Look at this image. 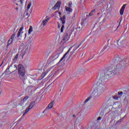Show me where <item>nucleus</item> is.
Wrapping results in <instances>:
<instances>
[{"label":"nucleus","instance_id":"obj_1","mask_svg":"<svg viewBox=\"0 0 129 129\" xmlns=\"http://www.w3.org/2000/svg\"><path fill=\"white\" fill-rule=\"evenodd\" d=\"M128 59L126 58L122 60V58L117 56L111 61V64L105 72H101L98 76L99 80L97 84L93 86V88L99 91L103 92L104 90V80L109 79L113 75L119 74V69L123 68L125 65V62H127Z\"/></svg>","mask_w":129,"mask_h":129},{"label":"nucleus","instance_id":"obj_2","mask_svg":"<svg viewBox=\"0 0 129 129\" xmlns=\"http://www.w3.org/2000/svg\"><path fill=\"white\" fill-rule=\"evenodd\" d=\"M102 93V92H100V91H98V90H96V89L94 88L91 95L90 97H88L84 102V105H87V106L88 105V104L91 102L92 97H93V98L96 99L97 98H98V97H99L100 95H101Z\"/></svg>","mask_w":129,"mask_h":129},{"label":"nucleus","instance_id":"obj_3","mask_svg":"<svg viewBox=\"0 0 129 129\" xmlns=\"http://www.w3.org/2000/svg\"><path fill=\"white\" fill-rule=\"evenodd\" d=\"M18 75L22 82L25 83L26 80V69L22 64H19L18 65Z\"/></svg>","mask_w":129,"mask_h":129},{"label":"nucleus","instance_id":"obj_4","mask_svg":"<svg viewBox=\"0 0 129 129\" xmlns=\"http://www.w3.org/2000/svg\"><path fill=\"white\" fill-rule=\"evenodd\" d=\"M109 41H110V39L108 40V44L107 45H105L104 48H103V49L101 51V52H100V53L97 54L96 55H93L92 56H91L89 59L87 60V62H88V61H90V60H91V59H92V58H94L95 59H96V57H97V58H98L99 55L100 56H101V55H102L103 54V52H104V50H105L106 49H109V48H110V47H111V43H109Z\"/></svg>","mask_w":129,"mask_h":129},{"label":"nucleus","instance_id":"obj_5","mask_svg":"<svg viewBox=\"0 0 129 129\" xmlns=\"http://www.w3.org/2000/svg\"><path fill=\"white\" fill-rule=\"evenodd\" d=\"M30 43L26 44V46L23 45V49L19 52V54H20V56H21V58H24V56H25L26 52L27 51H28V50H29V48H30Z\"/></svg>","mask_w":129,"mask_h":129},{"label":"nucleus","instance_id":"obj_6","mask_svg":"<svg viewBox=\"0 0 129 129\" xmlns=\"http://www.w3.org/2000/svg\"><path fill=\"white\" fill-rule=\"evenodd\" d=\"M10 69H12V72H15L16 70H18V67H17V65L16 64H11V66L8 67L7 69L5 71L4 73L3 74H8L7 72H9L10 71Z\"/></svg>","mask_w":129,"mask_h":129},{"label":"nucleus","instance_id":"obj_7","mask_svg":"<svg viewBox=\"0 0 129 129\" xmlns=\"http://www.w3.org/2000/svg\"><path fill=\"white\" fill-rule=\"evenodd\" d=\"M34 105H35V101L31 102L29 104L28 108H27L25 110V112H24V113L22 115V117L25 116V115H26V114H27V113H28V112H29V111H30V109H32V108H33V107H34Z\"/></svg>","mask_w":129,"mask_h":129},{"label":"nucleus","instance_id":"obj_8","mask_svg":"<svg viewBox=\"0 0 129 129\" xmlns=\"http://www.w3.org/2000/svg\"><path fill=\"white\" fill-rule=\"evenodd\" d=\"M69 41V35L68 34V33L66 32L63 35L62 42L63 44H67Z\"/></svg>","mask_w":129,"mask_h":129},{"label":"nucleus","instance_id":"obj_9","mask_svg":"<svg viewBox=\"0 0 129 129\" xmlns=\"http://www.w3.org/2000/svg\"><path fill=\"white\" fill-rule=\"evenodd\" d=\"M80 45H81V44H80L79 46L77 45V44H75L74 46H72L69 50H70V51H71V50H72L73 49V51H71V55H73V54H74V52H75L77 49H78V48H79V47H80Z\"/></svg>","mask_w":129,"mask_h":129},{"label":"nucleus","instance_id":"obj_10","mask_svg":"<svg viewBox=\"0 0 129 129\" xmlns=\"http://www.w3.org/2000/svg\"><path fill=\"white\" fill-rule=\"evenodd\" d=\"M13 3L16 5V6H18V7H21L23 6V4L25 3V0H14L13 1Z\"/></svg>","mask_w":129,"mask_h":129},{"label":"nucleus","instance_id":"obj_11","mask_svg":"<svg viewBox=\"0 0 129 129\" xmlns=\"http://www.w3.org/2000/svg\"><path fill=\"white\" fill-rule=\"evenodd\" d=\"M61 7V2H57L55 5L52 8L51 10L56 11V10H59Z\"/></svg>","mask_w":129,"mask_h":129},{"label":"nucleus","instance_id":"obj_12","mask_svg":"<svg viewBox=\"0 0 129 129\" xmlns=\"http://www.w3.org/2000/svg\"><path fill=\"white\" fill-rule=\"evenodd\" d=\"M95 36L90 37L87 41V44H93L96 42Z\"/></svg>","mask_w":129,"mask_h":129},{"label":"nucleus","instance_id":"obj_13","mask_svg":"<svg viewBox=\"0 0 129 129\" xmlns=\"http://www.w3.org/2000/svg\"><path fill=\"white\" fill-rule=\"evenodd\" d=\"M32 6V3H29V4L27 6V10L25 11L24 14V18H26V17H28L29 16V10L31 8V7Z\"/></svg>","mask_w":129,"mask_h":129},{"label":"nucleus","instance_id":"obj_14","mask_svg":"<svg viewBox=\"0 0 129 129\" xmlns=\"http://www.w3.org/2000/svg\"><path fill=\"white\" fill-rule=\"evenodd\" d=\"M23 30H24V26L22 25V27L20 28L18 33L17 34V37L18 38L20 37H22V34H23V33H24V32H22V31H23Z\"/></svg>","mask_w":129,"mask_h":129},{"label":"nucleus","instance_id":"obj_15","mask_svg":"<svg viewBox=\"0 0 129 129\" xmlns=\"http://www.w3.org/2000/svg\"><path fill=\"white\" fill-rule=\"evenodd\" d=\"M126 6H127V4H124L122 6L119 11L120 16H122V15H123V13L124 12V9H125V7H126Z\"/></svg>","mask_w":129,"mask_h":129},{"label":"nucleus","instance_id":"obj_16","mask_svg":"<svg viewBox=\"0 0 129 129\" xmlns=\"http://www.w3.org/2000/svg\"><path fill=\"white\" fill-rule=\"evenodd\" d=\"M50 19H51V18H48V16H47L46 17V19L42 21V26H43V27H45V26H46V25H47V24H48V22H49V21H50Z\"/></svg>","mask_w":129,"mask_h":129},{"label":"nucleus","instance_id":"obj_17","mask_svg":"<svg viewBox=\"0 0 129 129\" xmlns=\"http://www.w3.org/2000/svg\"><path fill=\"white\" fill-rule=\"evenodd\" d=\"M69 52H70V49H69L68 51L63 55V56L60 58L59 61H58V63H61L63 60H64V58L66 57V56H67L68 54H69Z\"/></svg>","mask_w":129,"mask_h":129},{"label":"nucleus","instance_id":"obj_18","mask_svg":"<svg viewBox=\"0 0 129 129\" xmlns=\"http://www.w3.org/2000/svg\"><path fill=\"white\" fill-rule=\"evenodd\" d=\"M83 119H84V118L83 116H80L79 117H78L76 120V122H78L79 123H82V121H83Z\"/></svg>","mask_w":129,"mask_h":129},{"label":"nucleus","instance_id":"obj_19","mask_svg":"<svg viewBox=\"0 0 129 129\" xmlns=\"http://www.w3.org/2000/svg\"><path fill=\"white\" fill-rule=\"evenodd\" d=\"M64 9L66 12H69V13H72V12H73V10L72 9V8H71L67 6L64 7Z\"/></svg>","mask_w":129,"mask_h":129},{"label":"nucleus","instance_id":"obj_20","mask_svg":"<svg viewBox=\"0 0 129 129\" xmlns=\"http://www.w3.org/2000/svg\"><path fill=\"white\" fill-rule=\"evenodd\" d=\"M96 12V10L95 9H94L89 14V15H86V17H91V16H94V14H95Z\"/></svg>","mask_w":129,"mask_h":129},{"label":"nucleus","instance_id":"obj_21","mask_svg":"<svg viewBox=\"0 0 129 129\" xmlns=\"http://www.w3.org/2000/svg\"><path fill=\"white\" fill-rule=\"evenodd\" d=\"M59 20L60 21H61L62 25H64V24H65V21L66 20V16L64 15L62 18H60Z\"/></svg>","mask_w":129,"mask_h":129},{"label":"nucleus","instance_id":"obj_22","mask_svg":"<svg viewBox=\"0 0 129 129\" xmlns=\"http://www.w3.org/2000/svg\"><path fill=\"white\" fill-rule=\"evenodd\" d=\"M116 44L117 47H121L122 46L123 43L118 39L116 41Z\"/></svg>","mask_w":129,"mask_h":129},{"label":"nucleus","instance_id":"obj_23","mask_svg":"<svg viewBox=\"0 0 129 129\" xmlns=\"http://www.w3.org/2000/svg\"><path fill=\"white\" fill-rule=\"evenodd\" d=\"M59 56H60V53H56L55 55H54L52 57V60H56V59H57L59 57Z\"/></svg>","mask_w":129,"mask_h":129},{"label":"nucleus","instance_id":"obj_24","mask_svg":"<svg viewBox=\"0 0 129 129\" xmlns=\"http://www.w3.org/2000/svg\"><path fill=\"white\" fill-rule=\"evenodd\" d=\"M118 40L123 44V43H124V42H125L126 38H125V37L124 36H122Z\"/></svg>","mask_w":129,"mask_h":129},{"label":"nucleus","instance_id":"obj_25","mask_svg":"<svg viewBox=\"0 0 129 129\" xmlns=\"http://www.w3.org/2000/svg\"><path fill=\"white\" fill-rule=\"evenodd\" d=\"M15 39H16V33H14L10 38V39L13 41H14V40H15Z\"/></svg>","mask_w":129,"mask_h":129},{"label":"nucleus","instance_id":"obj_26","mask_svg":"<svg viewBox=\"0 0 129 129\" xmlns=\"http://www.w3.org/2000/svg\"><path fill=\"white\" fill-rule=\"evenodd\" d=\"M72 2H69L68 4V8H71L72 9V6H73Z\"/></svg>","mask_w":129,"mask_h":129},{"label":"nucleus","instance_id":"obj_27","mask_svg":"<svg viewBox=\"0 0 129 129\" xmlns=\"http://www.w3.org/2000/svg\"><path fill=\"white\" fill-rule=\"evenodd\" d=\"M100 32H101V27H99L98 28H96L95 33H99Z\"/></svg>","mask_w":129,"mask_h":129},{"label":"nucleus","instance_id":"obj_28","mask_svg":"<svg viewBox=\"0 0 129 129\" xmlns=\"http://www.w3.org/2000/svg\"><path fill=\"white\" fill-rule=\"evenodd\" d=\"M32 32H33V27H32V26H30L28 30V34L30 35V34H31Z\"/></svg>","mask_w":129,"mask_h":129},{"label":"nucleus","instance_id":"obj_29","mask_svg":"<svg viewBox=\"0 0 129 129\" xmlns=\"http://www.w3.org/2000/svg\"><path fill=\"white\" fill-rule=\"evenodd\" d=\"M13 43V40H11L10 39H9L8 41V44H7V47H9L11 44Z\"/></svg>","mask_w":129,"mask_h":129},{"label":"nucleus","instance_id":"obj_30","mask_svg":"<svg viewBox=\"0 0 129 129\" xmlns=\"http://www.w3.org/2000/svg\"><path fill=\"white\" fill-rule=\"evenodd\" d=\"M88 25V23H86L85 21H83V23L81 24L82 26L85 27Z\"/></svg>","mask_w":129,"mask_h":129},{"label":"nucleus","instance_id":"obj_31","mask_svg":"<svg viewBox=\"0 0 129 129\" xmlns=\"http://www.w3.org/2000/svg\"><path fill=\"white\" fill-rule=\"evenodd\" d=\"M48 108H52L53 107V102H51L48 106Z\"/></svg>","mask_w":129,"mask_h":129},{"label":"nucleus","instance_id":"obj_32","mask_svg":"<svg viewBox=\"0 0 129 129\" xmlns=\"http://www.w3.org/2000/svg\"><path fill=\"white\" fill-rule=\"evenodd\" d=\"M64 27H65L64 25H62L61 26V27L60 29V33H63V31L64 30Z\"/></svg>","mask_w":129,"mask_h":129},{"label":"nucleus","instance_id":"obj_33","mask_svg":"<svg viewBox=\"0 0 129 129\" xmlns=\"http://www.w3.org/2000/svg\"><path fill=\"white\" fill-rule=\"evenodd\" d=\"M18 57H19V53H17L16 54V55L15 56V58H14V60L16 61V60H18Z\"/></svg>","mask_w":129,"mask_h":129},{"label":"nucleus","instance_id":"obj_34","mask_svg":"<svg viewBox=\"0 0 129 129\" xmlns=\"http://www.w3.org/2000/svg\"><path fill=\"white\" fill-rule=\"evenodd\" d=\"M46 75H47V73H43L41 75L42 79H43V78H44V77H45V76H46Z\"/></svg>","mask_w":129,"mask_h":129},{"label":"nucleus","instance_id":"obj_35","mask_svg":"<svg viewBox=\"0 0 129 129\" xmlns=\"http://www.w3.org/2000/svg\"><path fill=\"white\" fill-rule=\"evenodd\" d=\"M28 98H29V97L28 96H26L25 97L23 98V101L25 102V101H27Z\"/></svg>","mask_w":129,"mask_h":129},{"label":"nucleus","instance_id":"obj_36","mask_svg":"<svg viewBox=\"0 0 129 129\" xmlns=\"http://www.w3.org/2000/svg\"><path fill=\"white\" fill-rule=\"evenodd\" d=\"M113 98L115 100H118V97H117V96H113Z\"/></svg>","mask_w":129,"mask_h":129},{"label":"nucleus","instance_id":"obj_37","mask_svg":"<svg viewBox=\"0 0 129 129\" xmlns=\"http://www.w3.org/2000/svg\"><path fill=\"white\" fill-rule=\"evenodd\" d=\"M122 94H123V93L122 92H118V95H122Z\"/></svg>","mask_w":129,"mask_h":129},{"label":"nucleus","instance_id":"obj_38","mask_svg":"<svg viewBox=\"0 0 129 129\" xmlns=\"http://www.w3.org/2000/svg\"><path fill=\"white\" fill-rule=\"evenodd\" d=\"M105 22H106V19L105 18H104L103 19V23H105Z\"/></svg>","mask_w":129,"mask_h":129},{"label":"nucleus","instance_id":"obj_39","mask_svg":"<svg viewBox=\"0 0 129 129\" xmlns=\"http://www.w3.org/2000/svg\"><path fill=\"white\" fill-rule=\"evenodd\" d=\"M77 31H80L81 30V28L80 27H79L77 28Z\"/></svg>","mask_w":129,"mask_h":129},{"label":"nucleus","instance_id":"obj_40","mask_svg":"<svg viewBox=\"0 0 129 129\" xmlns=\"http://www.w3.org/2000/svg\"><path fill=\"white\" fill-rule=\"evenodd\" d=\"M57 24H58V29H60V23H59V22H57Z\"/></svg>","mask_w":129,"mask_h":129},{"label":"nucleus","instance_id":"obj_41","mask_svg":"<svg viewBox=\"0 0 129 129\" xmlns=\"http://www.w3.org/2000/svg\"><path fill=\"white\" fill-rule=\"evenodd\" d=\"M32 12H33V10L32 9H30V11H29L30 14H32Z\"/></svg>","mask_w":129,"mask_h":129},{"label":"nucleus","instance_id":"obj_42","mask_svg":"<svg viewBox=\"0 0 129 129\" xmlns=\"http://www.w3.org/2000/svg\"><path fill=\"white\" fill-rule=\"evenodd\" d=\"M101 119V117H99L97 118V120H100Z\"/></svg>","mask_w":129,"mask_h":129},{"label":"nucleus","instance_id":"obj_43","mask_svg":"<svg viewBox=\"0 0 129 129\" xmlns=\"http://www.w3.org/2000/svg\"><path fill=\"white\" fill-rule=\"evenodd\" d=\"M59 17H61V15H62V13L61 12H58Z\"/></svg>","mask_w":129,"mask_h":129},{"label":"nucleus","instance_id":"obj_44","mask_svg":"<svg viewBox=\"0 0 129 129\" xmlns=\"http://www.w3.org/2000/svg\"><path fill=\"white\" fill-rule=\"evenodd\" d=\"M15 10L18 12V10H19V8H18V7H16L15 8Z\"/></svg>","mask_w":129,"mask_h":129},{"label":"nucleus","instance_id":"obj_45","mask_svg":"<svg viewBox=\"0 0 129 129\" xmlns=\"http://www.w3.org/2000/svg\"><path fill=\"white\" fill-rule=\"evenodd\" d=\"M48 108L45 109V110L43 111V113L46 112V111L48 110Z\"/></svg>","mask_w":129,"mask_h":129},{"label":"nucleus","instance_id":"obj_46","mask_svg":"<svg viewBox=\"0 0 129 129\" xmlns=\"http://www.w3.org/2000/svg\"><path fill=\"white\" fill-rule=\"evenodd\" d=\"M120 23H121V20H120V21L119 22V25H120Z\"/></svg>","mask_w":129,"mask_h":129},{"label":"nucleus","instance_id":"obj_47","mask_svg":"<svg viewBox=\"0 0 129 129\" xmlns=\"http://www.w3.org/2000/svg\"><path fill=\"white\" fill-rule=\"evenodd\" d=\"M118 121V122H120V121H121V119H119Z\"/></svg>","mask_w":129,"mask_h":129},{"label":"nucleus","instance_id":"obj_48","mask_svg":"<svg viewBox=\"0 0 129 129\" xmlns=\"http://www.w3.org/2000/svg\"><path fill=\"white\" fill-rule=\"evenodd\" d=\"M25 38L27 37V33H26L25 34Z\"/></svg>","mask_w":129,"mask_h":129},{"label":"nucleus","instance_id":"obj_49","mask_svg":"<svg viewBox=\"0 0 129 129\" xmlns=\"http://www.w3.org/2000/svg\"><path fill=\"white\" fill-rule=\"evenodd\" d=\"M73 117H75V115H73Z\"/></svg>","mask_w":129,"mask_h":129},{"label":"nucleus","instance_id":"obj_50","mask_svg":"<svg viewBox=\"0 0 129 129\" xmlns=\"http://www.w3.org/2000/svg\"><path fill=\"white\" fill-rule=\"evenodd\" d=\"M59 12L58 11H56L55 13H59Z\"/></svg>","mask_w":129,"mask_h":129},{"label":"nucleus","instance_id":"obj_51","mask_svg":"<svg viewBox=\"0 0 129 129\" xmlns=\"http://www.w3.org/2000/svg\"><path fill=\"white\" fill-rule=\"evenodd\" d=\"M93 30H95V26H94Z\"/></svg>","mask_w":129,"mask_h":129},{"label":"nucleus","instance_id":"obj_52","mask_svg":"<svg viewBox=\"0 0 129 129\" xmlns=\"http://www.w3.org/2000/svg\"><path fill=\"white\" fill-rule=\"evenodd\" d=\"M100 19H101V17H100L99 19V20H100Z\"/></svg>","mask_w":129,"mask_h":129},{"label":"nucleus","instance_id":"obj_53","mask_svg":"<svg viewBox=\"0 0 129 129\" xmlns=\"http://www.w3.org/2000/svg\"><path fill=\"white\" fill-rule=\"evenodd\" d=\"M1 91H0V95H1Z\"/></svg>","mask_w":129,"mask_h":129}]
</instances>
